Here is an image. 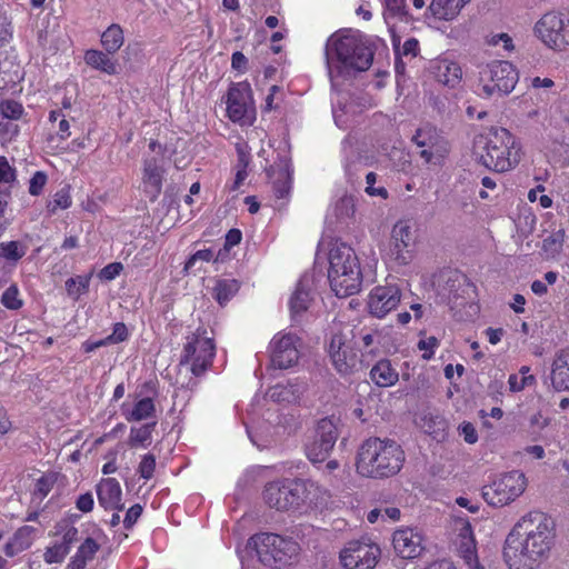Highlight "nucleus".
I'll list each match as a JSON object with an SVG mask.
<instances>
[{
	"mask_svg": "<svg viewBox=\"0 0 569 569\" xmlns=\"http://www.w3.org/2000/svg\"><path fill=\"white\" fill-rule=\"evenodd\" d=\"M435 79L449 88H456L462 80V70L458 62L449 59L436 60L431 66Z\"/></svg>",
	"mask_w": 569,
	"mask_h": 569,
	"instance_id": "obj_24",
	"label": "nucleus"
},
{
	"mask_svg": "<svg viewBox=\"0 0 569 569\" xmlns=\"http://www.w3.org/2000/svg\"><path fill=\"white\" fill-rule=\"evenodd\" d=\"M72 203L70 193L68 190H59L54 193L52 200L48 203L47 208L51 214H54L58 210L68 209Z\"/></svg>",
	"mask_w": 569,
	"mask_h": 569,
	"instance_id": "obj_46",
	"label": "nucleus"
},
{
	"mask_svg": "<svg viewBox=\"0 0 569 569\" xmlns=\"http://www.w3.org/2000/svg\"><path fill=\"white\" fill-rule=\"evenodd\" d=\"M545 191V187L539 184L537 186L536 188L529 190L528 192V200L530 202H536L538 201L539 202V206L543 209H548L552 206V199L547 196V194H543L542 192Z\"/></svg>",
	"mask_w": 569,
	"mask_h": 569,
	"instance_id": "obj_50",
	"label": "nucleus"
},
{
	"mask_svg": "<svg viewBox=\"0 0 569 569\" xmlns=\"http://www.w3.org/2000/svg\"><path fill=\"white\" fill-rule=\"evenodd\" d=\"M0 112L7 119L19 120L23 114V107L20 102L8 99L0 103Z\"/></svg>",
	"mask_w": 569,
	"mask_h": 569,
	"instance_id": "obj_47",
	"label": "nucleus"
},
{
	"mask_svg": "<svg viewBox=\"0 0 569 569\" xmlns=\"http://www.w3.org/2000/svg\"><path fill=\"white\" fill-rule=\"evenodd\" d=\"M550 423V419L546 417L541 411L533 413L530 417V426L535 430H543Z\"/></svg>",
	"mask_w": 569,
	"mask_h": 569,
	"instance_id": "obj_61",
	"label": "nucleus"
},
{
	"mask_svg": "<svg viewBox=\"0 0 569 569\" xmlns=\"http://www.w3.org/2000/svg\"><path fill=\"white\" fill-rule=\"evenodd\" d=\"M1 303L10 310H18L22 307L23 302L20 299V291L16 284H11L4 290Z\"/></svg>",
	"mask_w": 569,
	"mask_h": 569,
	"instance_id": "obj_45",
	"label": "nucleus"
},
{
	"mask_svg": "<svg viewBox=\"0 0 569 569\" xmlns=\"http://www.w3.org/2000/svg\"><path fill=\"white\" fill-rule=\"evenodd\" d=\"M91 274L77 276L66 281V290L70 298L78 300L82 295L88 292Z\"/></svg>",
	"mask_w": 569,
	"mask_h": 569,
	"instance_id": "obj_40",
	"label": "nucleus"
},
{
	"mask_svg": "<svg viewBox=\"0 0 569 569\" xmlns=\"http://www.w3.org/2000/svg\"><path fill=\"white\" fill-rule=\"evenodd\" d=\"M533 31L549 49L561 52L569 48V16L567 14L548 12L536 22Z\"/></svg>",
	"mask_w": 569,
	"mask_h": 569,
	"instance_id": "obj_12",
	"label": "nucleus"
},
{
	"mask_svg": "<svg viewBox=\"0 0 569 569\" xmlns=\"http://www.w3.org/2000/svg\"><path fill=\"white\" fill-rule=\"evenodd\" d=\"M458 430L467 443L473 445L478 441V432L471 422H462Z\"/></svg>",
	"mask_w": 569,
	"mask_h": 569,
	"instance_id": "obj_57",
	"label": "nucleus"
},
{
	"mask_svg": "<svg viewBox=\"0 0 569 569\" xmlns=\"http://www.w3.org/2000/svg\"><path fill=\"white\" fill-rule=\"evenodd\" d=\"M306 490L301 480L286 479L266 486L263 498L266 503L277 510H299V495Z\"/></svg>",
	"mask_w": 569,
	"mask_h": 569,
	"instance_id": "obj_14",
	"label": "nucleus"
},
{
	"mask_svg": "<svg viewBox=\"0 0 569 569\" xmlns=\"http://www.w3.org/2000/svg\"><path fill=\"white\" fill-rule=\"evenodd\" d=\"M401 292L397 286H378L368 296V310L377 317L383 318L400 302Z\"/></svg>",
	"mask_w": 569,
	"mask_h": 569,
	"instance_id": "obj_21",
	"label": "nucleus"
},
{
	"mask_svg": "<svg viewBox=\"0 0 569 569\" xmlns=\"http://www.w3.org/2000/svg\"><path fill=\"white\" fill-rule=\"evenodd\" d=\"M122 269L123 266L120 262L109 263L100 271V277L104 280H112L121 273Z\"/></svg>",
	"mask_w": 569,
	"mask_h": 569,
	"instance_id": "obj_58",
	"label": "nucleus"
},
{
	"mask_svg": "<svg viewBox=\"0 0 569 569\" xmlns=\"http://www.w3.org/2000/svg\"><path fill=\"white\" fill-rule=\"evenodd\" d=\"M47 183V176L42 171H37L29 183V192L32 196H39Z\"/></svg>",
	"mask_w": 569,
	"mask_h": 569,
	"instance_id": "obj_56",
	"label": "nucleus"
},
{
	"mask_svg": "<svg viewBox=\"0 0 569 569\" xmlns=\"http://www.w3.org/2000/svg\"><path fill=\"white\" fill-rule=\"evenodd\" d=\"M128 329L124 323L118 322L113 326L112 333L104 338L107 346L119 343L128 339Z\"/></svg>",
	"mask_w": 569,
	"mask_h": 569,
	"instance_id": "obj_53",
	"label": "nucleus"
},
{
	"mask_svg": "<svg viewBox=\"0 0 569 569\" xmlns=\"http://www.w3.org/2000/svg\"><path fill=\"white\" fill-rule=\"evenodd\" d=\"M439 347V341L436 337H426L419 340L418 348L423 351L422 358L429 360L433 357L435 350Z\"/></svg>",
	"mask_w": 569,
	"mask_h": 569,
	"instance_id": "obj_52",
	"label": "nucleus"
},
{
	"mask_svg": "<svg viewBox=\"0 0 569 569\" xmlns=\"http://www.w3.org/2000/svg\"><path fill=\"white\" fill-rule=\"evenodd\" d=\"M239 290V283L234 279L216 280L213 297L220 303H227Z\"/></svg>",
	"mask_w": 569,
	"mask_h": 569,
	"instance_id": "obj_38",
	"label": "nucleus"
},
{
	"mask_svg": "<svg viewBox=\"0 0 569 569\" xmlns=\"http://www.w3.org/2000/svg\"><path fill=\"white\" fill-rule=\"evenodd\" d=\"M376 180H377L376 173H373V172L367 173V176H366V182H367L366 192L369 196L381 197V198L386 199L388 196L387 190L383 187L376 188Z\"/></svg>",
	"mask_w": 569,
	"mask_h": 569,
	"instance_id": "obj_55",
	"label": "nucleus"
},
{
	"mask_svg": "<svg viewBox=\"0 0 569 569\" xmlns=\"http://www.w3.org/2000/svg\"><path fill=\"white\" fill-rule=\"evenodd\" d=\"M123 29L118 23H112L101 34V44L110 54L116 53L123 46Z\"/></svg>",
	"mask_w": 569,
	"mask_h": 569,
	"instance_id": "obj_37",
	"label": "nucleus"
},
{
	"mask_svg": "<svg viewBox=\"0 0 569 569\" xmlns=\"http://www.w3.org/2000/svg\"><path fill=\"white\" fill-rule=\"evenodd\" d=\"M328 279L338 297H348L359 292L362 273L355 250L343 243L333 242L328 253Z\"/></svg>",
	"mask_w": 569,
	"mask_h": 569,
	"instance_id": "obj_5",
	"label": "nucleus"
},
{
	"mask_svg": "<svg viewBox=\"0 0 569 569\" xmlns=\"http://www.w3.org/2000/svg\"><path fill=\"white\" fill-rule=\"evenodd\" d=\"M382 2L385 6V21L388 24L389 31L392 33L393 46L398 48V40L395 37L398 21H408L405 0H382Z\"/></svg>",
	"mask_w": 569,
	"mask_h": 569,
	"instance_id": "obj_31",
	"label": "nucleus"
},
{
	"mask_svg": "<svg viewBox=\"0 0 569 569\" xmlns=\"http://www.w3.org/2000/svg\"><path fill=\"white\" fill-rule=\"evenodd\" d=\"M372 51L352 30L333 33L327 41L326 60L328 74L333 88H338L357 72L369 69Z\"/></svg>",
	"mask_w": 569,
	"mask_h": 569,
	"instance_id": "obj_2",
	"label": "nucleus"
},
{
	"mask_svg": "<svg viewBox=\"0 0 569 569\" xmlns=\"http://www.w3.org/2000/svg\"><path fill=\"white\" fill-rule=\"evenodd\" d=\"M109 54L110 53L100 50H87L84 53V62L91 68L107 74H116L118 72V64Z\"/></svg>",
	"mask_w": 569,
	"mask_h": 569,
	"instance_id": "obj_35",
	"label": "nucleus"
},
{
	"mask_svg": "<svg viewBox=\"0 0 569 569\" xmlns=\"http://www.w3.org/2000/svg\"><path fill=\"white\" fill-rule=\"evenodd\" d=\"M487 43L490 46H502L506 51H512L513 50V42L511 37L508 33H496L490 34L487 38Z\"/></svg>",
	"mask_w": 569,
	"mask_h": 569,
	"instance_id": "obj_54",
	"label": "nucleus"
},
{
	"mask_svg": "<svg viewBox=\"0 0 569 569\" xmlns=\"http://www.w3.org/2000/svg\"><path fill=\"white\" fill-rule=\"evenodd\" d=\"M28 247L20 241L0 242V258L9 262H18L26 253Z\"/></svg>",
	"mask_w": 569,
	"mask_h": 569,
	"instance_id": "obj_39",
	"label": "nucleus"
},
{
	"mask_svg": "<svg viewBox=\"0 0 569 569\" xmlns=\"http://www.w3.org/2000/svg\"><path fill=\"white\" fill-rule=\"evenodd\" d=\"M99 503L109 510L121 509V487L114 478L102 479L97 486Z\"/></svg>",
	"mask_w": 569,
	"mask_h": 569,
	"instance_id": "obj_28",
	"label": "nucleus"
},
{
	"mask_svg": "<svg viewBox=\"0 0 569 569\" xmlns=\"http://www.w3.org/2000/svg\"><path fill=\"white\" fill-rule=\"evenodd\" d=\"M339 432L332 419H321L305 445L307 458L312 463L323 462L331 453Z\"/></svg>",
	"mask_w": 569,
	"mask_h": 569,
	"instance_id": "obj_13",
	"label": "nucleus"
},
{
	"mask_svg": "<svg viewBox=\"0 0 569 569\" xmlns=\"http://www.w3.org/2000/svg\"><path fill=\"white\" fill-rule=\"evenodd\" d=\"M415 230L410 221H397L390 232L388 246L382 251L386 262L406 267L413 260Z\"/></svg>",
	"mask_w": 569,
	"mask_h": 569,
	"instance_id": "obj_10",
	"label": "nucleus"
},
{
	"mask_svg": "<svg viewBox=\"0 0 569 569\" xmlns=\"http://www.w3.org/2000/svg\"><path fill=\"white\" fill-rule=\"evenodd\" d=\"M328 352L335 369L350 375L358 369L359 358L351 342L350 330H339L330 339Z\"/></svg>",
	"mask_w": 569,
	"mask_h": 569,
	"instance_id": "obj_15",
	"label": "nucleus"
},
{
	"mask_svg": "<svg viewBox=\"0 0 569 569\" xmlns=\"http://www.w3.org/2000/svg\"><path fill=\"white\" fill-rule=\"evenodd\" d=\"M556 521L533 510L522 516L506 538L503 560L509 569H537L550 556L556 541Z\"/></svg>",
	"mask_w": 569,
	"mask_h": 569,
	"instance_id": "obj_1",
	"label": "nucleus"
},
{
	"mask_svg": "<svg viewBox=\"0 0 569 569\" xmlns=\"http://www.w3.org/2000/svg\"><path fill=\"white\" fill-rule=\"evenodd\" d=\"M472 153L486 168L497 172H508L516 168L522 158V146L509 130L491 127L473 139Z\"/></svg>",
	"mask_w": 569,
	"mask_h": 569,
	"instance_id": "obj_3",
	"label": "nucleus"
},
{
	"mask_svg": "<svg viewBox=\"0 0 569 569\" xmlns=\"http://www.w3.org/2000/svg\"><path fill=\"white\" fill-rule=\"evenodd\" d=\"M558 277L557 271H548L543 274V280L532 281L530 289L536 296L543 297L548 293V287L557 282Z\"/></svg>",
	"mask_w": 569,
	"mask_h": 569,
	"instance_id": "obj_44",
	"label": "nucleus"
},
{
	"mask_svg": "<svg viewBox=\"0 0 569 569\" xmlns=\"http://www.w3.org/2000/svg\"><path fill=\"white\" fill-rule=\"evenodd\" d=\"M214 251L212 249H203L194 252L184 264V272L190 273L200 270L201 267L198 264L203 262L213 261Z\"/></svg>",
	"mask_w": 569,
	"mask_h": 569,
	"instance_id": "obj_42",
	"label": "nucleus"
},
{
	"mask_svg": "<svg viewBox=\"0 0 569 569\" xmlns=\"http://www.w3.org/2000/svg\"><path fill=\"white\" fill-rule=\"evenodd\" d=\"M56 482L54 473H47L37 480L34 488V496L39 499H43L53 488Z\"/></svg>",
	"mask_w": 569,
	"mask_h": 569,
	"instance_id": "obj_48",
	"label": "nucleus"
},
{
	"mask_svg": "<svg viewBox=\"0 0 569 569\" xmlns=\"http://www.w3.org/2000/svg\"><path fill=\"white\" fill-rule=\"evenodd\" d=\"M156 469V458L152 455H144L139 463L138 472L139 475L149 480L152 478Z\"/></svg>",
	"mask_w": 569,
	"mask_h": 569,
	"instance_id": "obj_51",
	"label": "nucleus"
},
{
	"mask_svg": "<svg viewBox=\"0 0 569 569\" xmlns=\"http://www.w3.org/2000/svg\"><path fill=\"white\" fill-rule=\"evenodd\" d=\"M93 496L89 492L79 496L76 506L82 512H90L93 509Z\"/></svg>",
	"mask_w": 569,
	"mask_h": 569,
	"instance_id": "obj_60",
	"label": "nucleus"
},
{
	"mask_svg": "<svg viewBox=\"0 0 569 569\" xmlns=\"http://www.w3.org/2000/svg\"><path fill=\"white\" fill-rule=\"evenodd\" d=\"M555 86V82L550 78L535 77L530 79V87L533 89H550Z\"/></svg>",
	"mask_w": 569,
	"mask_h": 569,
	"instance_id": "obj_64",
	"label": "nucleus"
},
{
	"mask_svg": "<svg viewBox=\"0 0 569 569\" xmlns=\"http://www.w3.org/2000/svg\"><path fill=\"white\" fill-rule=\"evenodd\" d=\"M77 535V529L71 528L64 535L61 541L47 547L43 553V560L48 565L61 563L70 550V542Z\"/></svg>",
	"mask_w": 569,
	"mask_h": 569,
	"instance_id": "obj_34",
	"label": "nucleus"
},
{
	"mask_svg": "<svg viewBox=\"0 0 569 569\" xmlns=\"http://www.w3.org/2000/svg\"><path fill=\"white\" fill-rule=\"evenodd\" d=\"M214 355L213 338L207 329L199 328L187 337L181 363L188 365L194 376H200L211 366Z\"/></svg>",
	"mask_w": 569,
	"mask_h": 569,
	"instance_id": "obj_8",
	"label": "nucleus"
},
{
	"mask_svg": "<svg viewBox=\"0 0 569 569\" xmlns=\"http://www.w3.org/2000/svg\"><path fill=\"white\" fill-rule=\"evenodd\" d=\"M392 547L400 558L413 560L421 557L426 549L425 537L416 528L401 527L392 533Z\"/></svg>",
	"mask_w": 569,
	"mask_h": 569,
	"instance_id": "obj_19",
	"label": "nucleus"
},
{
	"mask_svg": "<svg viewBox=\"0 0 569 569\" xmlns=\"http://www.w3.org/2000/svg\"><path fill=\"white\" fill-rule=\"evenodd\" d=\"M36 528L32 526H22L10 540L4 545V553L8 557H14L29 549L34 540Z\"/></svg>",
	"mask_w": 569,
	"mask_h": 569,
	"instance_id": "obj_30",
	"label": "nucleus"
},
{
	"mask_svg": "<svg viewBox=\"0 0 569 569\" xmlns=\"http://www.w3.org/2000/svg\"><path fill=\"white\" fill-rule=\"evenodd\" d=\"M248 547L256 550L261 563L276 568L291 565L300 552V546L293 539L268 532L251 537Z\"/></svg>",
	"mask_w": 569,
	"mask_h": 569,
	"instance_id": "obj_7",
	"label": "nucleus"
},
{
	"mask_svg": "<svg viewBox=\"0 0 569 569\" xmlns=\"http://www.w3.org/2000/svg\"><path fill=\"white\" fill-rule=\"evenodd\" d=\"M248 60L244 54L240 51L233 52L231 58V66L234 70L244 72L247 69Z\"/></svg>",
	"mask_w": 569,
	"mask_h": 569,
	"instance_id": "obj_63",
	"label": "nucleus"
},
{
	"mask_svg": "<svg viewBox=\"0 0 569 569\" xmlns=\"http://www.w3.org/2000/svg\"><path fill=\"white\" fill-rule=\"evenodd\" d=\"M100 549L98 538H87L77 549L74 556L68 565L69 569H84L87 563L92 561Z\"/></svg>",
	"mask_w": 569,
	"mask_h": 569,
	"instance_id": "obj_33",
	"label": "nucleus"
},
{
	"mask_svg": "<svg viewBox=\"0 0 569 569\" xmlns=\"http://www.w3.org/2000/svg\"><path fill=\"white\" fill-rule=\"evenodd\" d=\"M476 92L479 97L501 98L516 88L519 74L516 67L506 60H492L478 66Z\"/></svg>",
	"mask_w": 569,
	"mask_h": 569,
	"instance_id": "obj_6",
	"label": "nucleus"
},
{
	"mask_svg": "<svg viewBox=\"0 0 569 569\" xmlns=\"http://www.w3.org/2000/svg\"><path fill=\"white\" fill-rule=\"evenodd\" d=\"M154 413V403L151 398L139 400L130 412L126 415L129 421H141L151 418Z\"/></svg>",
	"mask_w": 569,
	"mask_h": 569,
	"instance_id": "obj_41",
	"label": "nucleus"
},
{
	"mask_svg": "<svg viewBox=\"0 0 569 569\" xmlns=\"http://www.w3.org/2000/svg\"><path fill=\"white\" fill-rule=\"evenodd\" d=\"M567 232L563 228H560L553 232H551L549 236H547L542 240L541 250L545 253L546 258L548 259H556L558 258L562 250L563 244L566 242Z\"/></svg>",
	"mask_w": 569,
	"mask_h": 569,
	"instance_id": "obj_36",
	"label": "nucleus"
},
{
	"mask_svg": "<svg viewBox=\"0 0 569 569\" xmlns=\"http://www.w3.org/2000/svg\"><path fill=\"white\" fill-rule=\"evenodd\" d=\"M413 141L421 150V157L428 163H437L448 152L447 142L431 128H422L413 136Z\"/></svg>",
	"mask_w": 569,
	"mask_h": 569,
	"instance_id": "obj_22",
	"label": "nucleus"
},
{
	"mask_svg": "<svg viewBox=\"0 0 569 569\" xmlns=\"http://www.w3.org/2000/svg\"><path fill=\"white\" fill-rule=\"evenodd\" d=\"M419 51V42L415 38H410L405 41L402 48L399 50V53L405 57L415 58Z\"/></svg>",
	"mask_w": 569,
	"mask_h": 569,
	"instance_id": "obj_59",
	"label": "nucleus"
},
{
	"mask_svg": "<svg viewBox=\"0 0 569 569\" xmlns=\"http://www.w3.org/2000/svg\"><path fill=\"white\" fill-rule=\"evenodd\" d=\"M149 149L154 153L153 157L147 158L143 162L142 186L146 193L156 199L162 187V157L163 149L157 141H150Z\"/></svg>",
	"mask_w": 569,
	"mask_h": 569,
	"instance_id": "obj_20",
	"label": "nucleus"
},
{
	"mask_svg": "<svg viewBox=\"0 0 569 569\" xmlns=\"http://www.w3.org/2000/svg\"><path fill=\"white\" fill-rule=\"evenodd\" d=\"M405 460V451L396 441L368 438L358 448L356 472L365 478L385 479L397 475Z\"/></svg>",
	"mask_w": 569,
	"mask_h": 569,
	"instance_id": "obj_4",
	"label": "nucleus"
},
{
	"mask_svg": "<svg viewBox=\"0 0 569 569\" xmlns=\"http://www.w3.org/2000/svg\"><path fill=\"white\" fill-rule=\"evenodd\" d=\"M315 279L312 274H303L298 281L295 291L289 299L291 317L297 319L307 311L313 300Z\"/></svg>",
	"mask_w": 569,
	"mask_h": 569,
	"instance_id": "obj_23",
	"label": "nucleus"
},
{
	"mask_svg": "<svg viewBox=\"0 0 569 569\" xmlns=\"http://www.w3.org/2000/svg\"><path fill=\"white\" fill-rule=\"evenodd\" d=\"M452 541L469 569H483L476 555V541L467 518L456 517L452 521Z\"/></svg>",
	"mask_w": 569,
	"mask_h": 569,
	"instance_id": "obj_18",
	"label": "nucleus"
},
{
	"mask_svg": "<svg viewBox=\"0 0 569 569\" xmlns=\"http://www.w3.org/2000/svg\"><path fill=\"white\" fill-rule=\"evenodd\" d=\"M369 378L379 388H390L399 381V372L391 360L380 359L371 367Z\"/></svg>",
	"mask_w": 569,
	"mask_h": 569,
	"instance_id": "obj_27",
	"label": "nucleus"
},
{
	"mask_svg": "<svg viewBox=\"0 0 569 569\" xmlns=\"http://www.w3.org/2000/svg\"><path fill=\"white\" fill-rule=\"evenodd\" d=\"M471 0H431L428 11L436 21L451 22Z\"/></svg>",
	"mask_w": 569,
	"mask_h": 569,
	"instance_id": "obj_26",
	"label": "nucleus"
},
{
	"mask_svg": "<svg viewBox=\"0 0 569 569\" xmlns=\"http://www.w3.org/2000/svg\"><path fill=\"white\" fill-rule=\"evenodd\" d=\"M227 112L231 121L242 126L254 120L251 88L247 82H238L230 87L227 99Z\"/></svg>",
	"mask_w": 569,
	"mask_h": 569,
	"instance_id": "obj_16",
	"label": "nucleus"
},
{
	"mask_svg": "<svg viewBox=\"0 0 569 569\" xmlns=\"http://www.w3.org/2000/svg\"><path fill=\"white\" fill-rule=\"evenodd\" d=\"M270 349L273 367L288 369L300 358V339L291 332H279L272 338Z\"/></svg>",
	"mask_w": 569,
	"mask_h": 569,
	"instance_id": "obj_17",
	"label": "nucleus"
},
{
	"mask_svg": "<svg viewBox=\"0 0 569 569\" xmlns=\"http://www.w3.org/2000/svg\"><path fill=\"white\" fill-rule=\"evenodd\" d=\"M528 481L526 475L520 470H512L498 476L489 486L483 488L485 500L495 507H502L520 497Z\"/></svg>",
	"mask_w": 569,
	"mask_h": 569,
	"instance_id": "obj_9",
	"label": "nucleus"
},
{
	"mask_svg": "<svg viewBox=\"0 0 569 569\" xmlns=\"http://www.w3.org/2000/svg\"><path fill=\"white\" fill-rule=\"evenodd\" d=\"M305 389L306 385L302 381H288L287 383H277L276 386L271 387L268 390L267 396L272 401L278 403H292L300 398Z\"/></svg>",
	"mask_w": 569,
	"mask_h": 569,
	"instance_id": "obj_29",
	"label": "nucleus"
},
{
	"mask_svg": "<svg viewBox=\"0 0 569 569\" xmlns=\"http://www.w3.org/2000/svg\"><path fill=\"white\" fill-rule=\"evenodd\" d=\"M380 557L379 545L363 537L345 543L339 551V565L342 569H375Z\"/></svg>",
	"mask_w": 569,
	"mask_h": 569,
	"instance_id": "obj_11",
	"label": "nucleus"
},
{
	"mask_svg": "<svg viewBox=\"0 0 569 569\" xmlns=\"http://www.w3.org/2000/svg\"><path fill=\"white\" fill-rule=\"evenodd\" d=\"M301 482L306 490L302 495H299V500H301L299 510L318 508L328 497L327 490L311 480H301Z\"/></svg>",
	"mask_w": 569,
	"mask_h": 569,
	"instance_id": "obj_32",
	"label": "nucleus"
},
{
	"mask_svg": "<svg viewBox=\"0 0 569 569\" xmlns=\"http://www.w3.org/2000/svg\"><path fill=\"white\" fill-rule=\"evenodd\" d=\"M151 442V427L141 426L138 428H131L129 443L131 447L146 448Z\"/></svg>",
	"mask_w": 569,
	"mask_h": 569,
	"instance_id": "obj_43",
	"label": "nucleus"
},
{
	"mask_svg": "<svg viewBox=\"0 0 569 569\" xmlns=\"http://www.w3.org/2000/svg\"><path fill=\"white\" fill-rule=\"evenodd\" d=\"M536 383L535 377L521 378L519 375H510L508 379L509 390L513 393L520 392L527 387H531Z\"/></svg>",
	"mask_w": 569,
	"mask_h": 569,
	"instance_id": "obj_49",
	"label": "nucleus"
},
{
	"mask_svg": "<svg viewBox=\"0 0 569 569\" xmlns=\"http://www.w3.org/2000/svg\"><path fill=\"white\" fill-rule=\"evenodd\" d=\"M142 513V508L140 505H134L132 506L131 508H129V510L127 511L126 513V517H124V526L127 528L133 526L136 523V521L139 519V517L141 516Z\"/></svg>",
	"mask_w": 569,
	"mask_h": 569,
	"instance_id": "obj_62",
	"label": "nucleus"
},
{
	"mask_svg": "<svg viewBox=\"0 0 569 569\" xmlns=\"http://www.w3.org/2000/svg\"><path fill=\"white\" fill-rule=\"evenodd\" d=\"M550 381L556 391L569 390V348L555 355L551 363Z\"/></svg>",
	"mask_w": 569,
	"mask_h": 569,
	"instance_id": "obj_25",
	"label": "nucleus"
}]
</instances>
